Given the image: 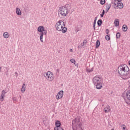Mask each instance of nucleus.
Segmentation results:
<instances>
[{
  "label": "nucleus",
  "mask_w": 130,
  "mask_h": 130,
  "mask_svg": "<svg viewBox=\"0 0 130 130\" xmlns=\"http://www.w3.org/2000/svg\"><path fill=\"white\" fill-rule=\"evenodd\" d=\"M119 75L125 78V79H129V68L125 64H122L119 66L117 68Z\"/></svg>",
  "instance_id": "f257e3e1"
},
{
  "label": "nucleus",
  "mask_w": 130,
  "mask_h": 130,
  "mask_svg": "<svg viewBox=\"0 0 130 130\" xmlns=\"http://www.w3.org/2000/svg\"><path fill=\"white\" fill-rule=\"evenodd\" d=\"M73 130H83L82 125V119L80 117H77L72 121Z\"/></svg>",
  "instance_id": "f03ea898"
},
{
  "label": "nucleus",
  "mask_w": 130,
  "mask_h": 130,
  "mask_svg": "<svg viewBox=\"0 0 130 130\" xmlns=\"http://www.w3.org/2000/svg\"><path fill=\"white\" fill-rule=\"evenodd\" d=\"M55 28L57 31H61L62 33H66L68 31L66 24L62 20H59L56 23Z\"/></svg>",
  "instance_id": "7ed1b4c3"
},
{
  "label": "nucleus",
  "mask_w": 130,
  "mask_h": 130,
  "mask_svg": "<svg viewBox=\"0 0 130 130\" xmlns=\"http://www.w3.org/2000/svg\"><path fill=\"white\" fill-rule=\"evenodd\" d=\"M93 82L98 90H100V89L103 88V80L102 79V77L99 76H96L93 79Z\"/></svg>",
  "instance_id": "20e7f679"
},
{
  "label": "nucleus",
  "mask_w": 130,
  "mask_h": 130,
  "mask_svg": "<svg viewBox=\"0 0 130 130\" xmlns=\"http://www.w3.org/2000/svg\"><path fill=\"white\" fill-rule=\"evenodd\" d=\"M72 9L71 5H66L60 8L59 11V14L61 17H67V15H69V11Z\"/></svg>",
  "instance_id": "39448f33"
},
{
  "label": "nucleus",
  "mask_w": 130,
  "mask_h": 130,
  "mask_svg": "<svg viewBox=\"0 0 130 130\" xmlns=\"http://www.w3.org/2000/svg\"><path fill=\"white\" fill-rule=\"evenodd\" d=\"M37 31L41 33L40 37V41L43 42V35H46L47 34V30L45 29L44 26L41 25L38 27Z\"/></svg>",
  "instance_id": "423d86ee"
},
{
  "label": "nucleus",
  "mask_w": 130,
  "mask_h": 130,
  "mask_svg": "<svg viewBox=\"0 0 130 130\" xmlns=\"http://www.w3.org/2000/svg\"><path fill=\"white\" fill-rule=\"evenodd\" d=\"M44 77L49 82H52L54 80V75L51 71H47V72L44 73Z\"/></svg>",
  "instance_id": "0eeeda50"
},
{
  "label": "nucleus",
  "mask_w": 130,
  "mask_h": 130,
  "mask_svg": "<svg viewBox=\"0 0 130 130\" xmlns=\"http://www.w3.org/2000/svg\"><path fill=\"white\" fill-rule=\"evenodd\" d=\"M63 97V91L61 90L58 92L57 95H56V100H59L61 99Z\"/></svg>",
  "instance_id": "6e6552de"
},
{
  "label": "nucleus",
  "mask_w": 130,
  "mask_h": 130,
  "mask_svg": "<svg viewBox=\"0 0 130 130\" xmlns=\"http://www.w3.org/2000/svg\"><path fill=\"white\" fill-rule=\"evenodd\" d=\"M126 99L127 100L126 101V104L130 105V90L127 91L126 93Z\"/></svg>",
  "instance_id": "1a4fd4ad"
},
{
  "label": "nucleus",
  "mask_w": 130,
  "mask_h": 130,
  "mask_svg": "<svg viewBox=\"0 0 130 130\" xmlns=\"http://www.w3.org/2000/svg\"><path fill=\"white\" fill-rule=\"evenodd\" d=\"M6 94H7V91L6 90H3L2 92L1 95L0 96V100L1 101H4L5 99V97H6Z\"/></svg>",
  "instance_id": "9d476101"
},
{
  "label": "nucleus",
  "mask_w": 130,
  "mask_h": 130,
  "mask_svg": "<svg viewBox=\"0 0 130 130\" xmlns=\"http://www.w3.org/2000/svg\"><path fill=\"white\" fill-rule=\"evenodd\" d=\"M111 109L110 108V106L109 105L106 106V107L104 109V111L105 113H109Z\"/></svg>",
  "instance_id": "9b49d317"
},
{
  "label": "nucleus",
  "mask_w": 130,
  "mask_h": 130,
  "mask_svg": "<svg viewBox=\"0 0 130 130\" xmlns=\"http://www.w3.org/2000/svg\"><path fill=\"white\" fill-rule=\"evenodd\" d=\"M15 11L17 16H21L22 15V12H21V9H20V8H16Z\"/></svg>",
  "instance_id": "f8f14e48"
},
{
  "label": "nucleus",
  "mask_w": 130,
  "mask_h": 130,
  "mask_svg": "<svg viewBox=\"0 0 130 130\" xmlns=\"http://www.w3.org/2000/svg\"><path fill=\"white\" fill-rule=\"evenodd\" d=\"M21 91L22 93H25V91H26V84L25 83L22 85Z\"/></svg>",
  "instance_id": "ddd939ff"
},
{
  "label": "nucleus",
  "mask_w": 130,
  "mask_h": 130,
  "mask_svg": "<svg viewBox=\"0 0 130 130\" xmlns=\"http://www.w3.org/2000/svg\"><path fill=\"white\" fill-rule=\"evenodd\" d=\"M55 127H60V125H61V123H60V121L57 120V121H56L55 123Z\"/></svg>",
  "instance_id": "4468645a"
},
{
  "label": "nucleus",
  "mask_w": 130,
  "mask_h": 130,
  "mask_svg": "<svg viewBox=\"0 0 130 130\" xmlns=\"http://www.w3.org/2000/svg\"><path fill=\"white\" fill-rule=\"evenodd\" d=\"M117 8H119V9H122L123 8V4L122 3H118L117 5Z\"/></svg>",
  "instance_id": "2eb2a0df"
},
{
  "label": "nucleus",
  "mask_w": 130,
  "mask_h": 130,
  "mask_svg": "<svg viewBox=\"0 0 130 130\" xmlns=\"http://www.w3.org/2000/svg\"><path fill=\"white\" fill-rule=\"evenodd\" d=\"M3 36L4 38H9L10 37V34H9V32H5L4 33Z\"/></svg>",
  "instance_id": "dca6fc26"
},
{
  "label": "nucleus",
  "mask_w": 130,
  "mask_h": 130,
  "mask_svg": "<svg viewBox=\"0 0 130 130\" xmlns=\"http://www.w3.org/2000/svg\"><path fill=\"white\" fill-rule=\"evenodd\" d=\"M122 29L124 32H126V31H127V26H126L125 24H124L122 26Z\"/></svg>",
  "instance_id": "f3484780"
},
{
  "label": "nucleus",
  "mask_w": 130,
  "mask_h": 130,
  "mask_svg": "<svg viewBox=\"0 0 130 130\" xmlns=\"http://www.w3.org/2000/svg\"><path fill=\"white\" fill-rule=\"evenodd\" d=\"M114 24H115V26H119V20L118 19H115L114 21Z\"/></svg>",
  "instance_id": "a211bd4d"
},
{
  "label": "nucleus",
  "mask_w": 130,
  "mask_h": 130,
  "mask_svg": "<svg viewBox=\"0 0 130 130\" xmlns=\"http://www.w3.org/2000/svg\"><path fill=\"white\" fill-rule=\"evenodd\" d=\"M99 46H100V41H99V40H98L96 42V48H98Z\"/></svg>",
  "instance_id": "6ab92c4d"
},
{
  "label": "nucleus",
  "mask_w": 130,
  "mask_h": 130,
  "mask_svg": "<svg viewBox=\"0 0 130 130\" xmlns=\"http://www.w3.org/2000/svg\"><path fill=\"white\" fill-rule=\"evenodd\" d=\"M54 130H63V128L60 126V127H55Z\"/></svg>",
  "instance_id": "aec40b11"
},
{
  "label": "nucleus",
  "mask_w": 130,
  "mask_h": 130,
  "mask_svg": "<svg viewBox=\"0 0 130 130\" xmlns=\"http://www.w3.org/2000/svg\"><path fill=\"white\" fill-rule=\"evenodd\" d=\"M101 24H102V20L100 19L98 21V26H101Z\"/></svg>",
  "instance_id": "412c9836"
},
{
  "label": "nucleus",
  "mask_w": 130,
  "mask_h": 130,
  "mask_svg": "<svg viewBox=\"0 0 130 130\" xmlns=\"http://www.w3.org/2000/svg\"><path fill=\"white\" fill-rule=\"evenodd\" d=\"M71 62H72V63H74L75 65H76V60H75V59L72 58L70 60Z\"/></svg>",
  "instance_id": "4be33fe9"
},
{
  "label": "nucleus",
  "mask_w": 130,
  "mask_h": 130,
  "mask_svg": "<svg viewBox=\"0 0 130 130\" xmlns=\"http://www.w3.org/2000/svg\"><path fill=\"white\" fill-rule=\"evenodd\" d=\"M98 1H100L101 5H104V4H105V0H98Z\"/></svg>",
  "instance_id": "5701e85b"
},
{
  "label": "nucleus",
  "mask_w": 130,
  "mask_h": 130,
  "mask_svg": "<svg viewBox=\"0 0 130 130\" xmlns=\"http://www.w3.org/2000/svg\"><path fill=\"white\" fill-rule=\"evenodd\" d=\"M118 1L115 0L113 2V4L114 5V6H117V4H118Z\"/></svg>",
  "instance_id": "b1692460"
},
{
  "label": "nucleus",
  "mask_w": 130,
  "mask_h": 130,
  "mask_svg": "<svg viewBox=\"0 0 130 130\" xmlns=\"http://www.w3.org/2000/svg\"><path fill=\"white\" fill-rule=\"evenodd\" d=\"M104 14H105V11L104 10H103L102 14H101V16L102 18H103V17L104 16Z\"/></svg>",
  "instance_id": "393cba45"
},
{
  "label": "nucleus",
  "mask_w": 130,
  "mask_h": 130,
  "mask_svg": "<svg viewBox=\"0 0 130 130\" xmlns=\"http://www.w3.org/2000/svg\"><path fill=\"white\" fill-rule=\"evenodd\" d=\"M105 38L108 41V40H110V37H109L108 35L106 36Z\"/></svg>",
  "instance_id": "a878e982"
},
{
  "label": "nucleus",
  "mask_w": 130,
  "mask_h": 130,
  "mask_svg": "<svg viewBox=\"0 0 130 130\" xmlns=\"http://www.w3.org/2000/svg\"><path fill=\"white\" fill-rule=\"evenodd\" d=\"M120 38V33L118 32L116 34V38Z\"/></svg>",
  "instance_id": "bb28decb"
},
{
  "label": "nucleus",
  "mask_w": 130,
  "mask_h": 130,
  "mask_svg": "<svg viewBox=\"0 0 130 130\" xmlns=\"http://www.w3.org/2000/svg\"><path fill=\"white\" fill-rule=\"evenodd\" d=\"M95 26H96V20H94V22H93V28H94V30L95 29Z\"/></svg>",
  "instance_id": "cd10ccee"
},
{
  "label": "nucleus",
  "mask_w": 130,
  "mask_h": 130,
  "mask_svg": "<svg viewBox=\"0 0 130 130\" xmlns=\"http://www.w3.org/2000/svg\"><path fill=\"white\" fill-rule=\"evenodd\" d=\"M122 130H125V129L126 128V127L125 126L124 124L122 125Z\"/></svg>",
  "instance_id": "c85d7f7f"
},
{
  "label": "nucleus",
  "mask_w": 130,
  "mask_h": 130,
  "mask_svg": "<svg viewBox=\"0 0 130 130\" xmlns=\"http://www.w3.org/2000/svg\"><path fill=\"white\" fill-rule=\"evenodd\" d=\"M109 32V30L108 29H106V33L107 34H108Z\"/></svg>",
  "instance_id": "c756f323"
},
{
  "label": "nucleus",
  "mask_w": 130,
  "mask_h": 130,
  "mask_svg": "<svg viewBox=\"0 0 130 130\" xmlns=\"http://www.w3.org/2000/svg\"><path fill=\"white\" fill-rule=\"evenodd\" d=\"M118 3H120L121 2V0H117Z\"/></svg>",
  "instance_id": "7c9ffc66"
},
{
  "label": "nucleus",
  "mask_w": 130,
  "mask_h": 130,
  "mask_svg": "<svg viewBox=\"0 0 130 130\" xmlns=\"http://www.w3.org/2000/svg\"><path fill=\"white\" fill-rule=\"evenodd\" d=\"M70 52H73V50H72V49H70Z\"/></svg>",
  "instance_id": "2f4dec72"
},
{
  "label": "nucleus",
  "mask_w": 130,
  "mask_h": 130,
  "mask_svg": "<svg viewBox=\"0 0 130 130\" xmlns=\"http://www.w3.org/2000/svg\"><path fill=\"white\" fill-rule=\"evenodd\" d=\"M128 82H129V83H128V86H129V87H130V81H128Z\"/></svg>",
  "instance_id": "473e14b6"
},
{
  "label": "nucleus",
  "mask_w": 130,
  "mask_h": 130,
  "mask_svg": "<svg viewBox=\"0 0 130 130\" xmlns=\"http://www.w3.org/2000/svg\"><path fill=\"white\" fill-rule=\"evenodd\" d=\"M2 72V67H0V73Z\"/></svg>",
  "instance_id": "72a5a7b5"
},
{
  "label": "nucleus",
  "mask_w": 130,
  "mask_h": 130,
  "mask_svg": "<svg viewBox=\"0 0 130 130\" xmlns=\"http://www.w3.org/2000/svg\"><path fill=\"white\" fill-rule=\"evenodd\" d=\"M111 130H114V129H112Z\"/></svg>",
  "instance_id": "f704fd0d"
}]
</instances>
